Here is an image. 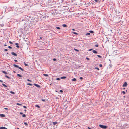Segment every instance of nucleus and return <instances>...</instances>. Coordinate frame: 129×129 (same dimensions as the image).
Segmentation results:
<instances>
[{"label":"nucleus","instance_id":"nucleus-44","mask_svg":"<svg viewBox=\"0 0 129 129\" xmlns=\"http://www.w3.org/2000/svg\"><path fill=\"white\" fill-rule=\"evenodd\" d=\"M60 92H63V91L62 90H60Z\"/></svg>","mask_w":129,"mask_h":129},{"label":"nucleus","instance_id":"nucleus-54","mask_svg":"<svg viewBox=\"0 0 129 129\" xmlns=\"http://www.w3.org/2000/svg\"><path fill=\"white\" fill-rule=\"evenodd\" d=\"M15 44H16V45H18V43H15Z\"/></svg>","mask_w":129,"mask_h":129},{"label":"nucleus","instance_id":"nucleus-50","mask_svg":"<svg viewBox=\"0 0 129 129\" xmlns=\"http://www.w3.org/2000/svg\"><path fill=\"white\" fill-rule=\"evenodd\" d=\"M14 61L16 62H17V60H14Z\"/></svg>","mask_w":129,"mask_h":129},{"label":"nucleus","instance_id":"nucleus-37","mask_svg":"<svg viewBox=\"0 0 129 129\" xmlns=\"http://www.w3.org/2000/svg\"><path fill=\"white\" fill-rule=\"evenodd\" d=\"M9 43H10V44H12V42H11V41H9Z\"/></svg>","mask_w":129,"mask_h":129},{"label":"nucleus","instance_id":"nucleus-46","mask_svg":"<svg viewBox=\"0 0 129 129\" xmlns=\"http://www.w3.org/2000/svg\"><path fill=\"white\" fill-rule=\"evenodd\" d=\"M102 66V65L101 64H100L99 65V66L100 67H101Z\"/></svg>","mask_w":129,"mask_h":129},{"label":"nucleus","instance_id":"nucleus-59","mask_svg":"<svg viewBox=\"0 0 129 129\" xmlns=\"http://www.w3.org/2000/svg\"><path fill=\"white\" fill-rule=\"evenodd\" d=\"M40 39H41L42 38V37H40Z\"/></svg>","mask_w":129,"mask_h":129},{"label":"nucleus","instance_id":"nucleus-49","mask_svg":"<svg viewBox=\"0 0 129 129\" xmlns=\"http://www.w3.org/2000/svg\"><path fill=\"white\" fill-rule=\"evenodd\" d=\"M20 114H23V113L22 112H20Z\"/></svg>","mask_w":129,"mask_h":129},{"label":"nucleus","instance_id":"nucleus-24","mask_svg":"<svg viewBox=\"0 0 129 129\" xmlns=\"http://www.w3.org/2000/svg\"><path fill=\"white\" fill-rule=\"evenodd\" d=\"M16 105H22V104L19 103H17Z\"/></svg>","mask_w":129,"mask_h":129},{"label":"nucleus","instance_id":"nucleus-52","mask_svg":"<svg viewBox=\"0 0 129 129\" xmlns=\"http://www.w3.org/2000/svg\"><path fill=\"white\" fill-rule=\"evenodd\" d=\"M24 65L25 66H28V65L27 64H26V63H25L24 64Z\"/></svg>","mask_w":129,"mask_h":129},{"label":"nucleus","instance_id":"nucleus-26","mask_svg":"<svg viewBox=\"0 0 129 129\" xmlns=\"http://www.w3.org/2000/svg\"><path fill=\"white\" fill-rule=\"evenodd\" d=\"M89 32L92 33H94V32L93 31L91 30Z\"/></svg>","mask_w":129,"mask_h":129},{"label":"nucleus","instance_id":"nucleus-56","mask_svg":"<svg viewBox=\"0 0 129 129\" xmlns=\"http://www.w3.org/2000/svg\"><path fill=\"white\" fill-rule=\"evenodd\" d=\"M72 30L73 31H75V29H72Z\"/></svg>","mask_w":129,"mask_h":129},{"label":"nucleus","instance_id":"nucleus-10","mask_svg":"<svg viewBox=\"0 0 129 129\" xmlns=\"http://www.w3.org/2000/svg\"><path fill=\"white\" fill-rule=\"evenodd\" d=\"M57 122H53V123L54 125H55L57 124Z\"/></svg>","mask_w":129,"mask_h":129},{"label":"nucleus","instance_id":"nucleus-23","mask_svg":"<svg viewBox=\"0 0 129 129\" xmlns=\"http://www.w3.org/2000/svg\"><path fill=\"white\" fill-rule=\"evenodd\" d=\"M5 77L8 79L10 78V77H8V76L7 75H5Z\"/></svg>","mask_w":129,"mask_h":129},{"label":"nucleus","instance_id":"nucleus-43","mask_svg":"<svg viewBox=\"0 0 129 129\" xmlns=\"http://www.w3.org/2000/svg\"><path fill=\"white\" fill-rule=\"evenodd\" d=\"M53 60L54 61H55L56 60V59L55 58H54L53 59Z\"/></svg>","mask_w":129,"mask_h":129},{"label":"nucleus","instance_id":"nucleus-39","mask_svg":"<svg viewBox=\"0 0 129 129\" xmlns=\"http://www.w3.org/2000/svg\"><path fill=\"white\" fill-rule=\"evenodd\" d=\"M79 79H81H81H83V77H80V78H79Z\"/></svg>","mask_w":129,"mask_h":129},{"label":"nucleus","instance_id":"nucleus-27","mask_svg":"<svg viewBox=\"0 0 129 129\" xmlns=\"http://www.w3.org/2000/svg\"><path fill=\"white\" fill-rule=\"evenodd\" d=\"M26 116L25 115V114H23L22 115V117H25Z\"/></svg>","mask_w":129,"mask_h":129},{"label":"nucleus","instance_id":"nucleus-13","mask_svg":"<svg viewBox=\"0 0 129 129\" xmlns=\"http://www.w3.org/2000/svg\"><path fill=\"white\" fill-rule=\"evenodd\" d=\"M72 81H76V78H74L72 79Z\"/></svg>","mask_w":129,"mask_h":129},{"label":"nucleus","instance_id":"nucleus-63","mask_svg":"<svg viewBox=\"0 0 129 129\" xmlns=\"http://www.w3.org/2000/svg\"><path fill=\"white\" fill-rule=\"evenodd\" d=\"M17 129H19V128H17Z\"/></svg>","mask_w":129,"mask_h":129},{"label":"nucleus","instance_id":"nucleus-41","mask_svg":"<svg viewBox=\"0 0 129 129\" xmlns=\"http://www.w3.org/2000/svg\"><path fill=\"white\" fill-rule=\"evenodd\" d=\"M42 101H45V99H42Z\"/></svg>","mask_w":129,"mask_h":129},{"label":"nucleus","instance_id":"nucleus-17","mask_svg":"<svg viewBox=\"0 0 129 129\" xmlns=\"http://www.w3.org/2000/svg\"><path fill=\"white\" fill-rule=\"evenodd\" d=\"M17 76H18V77H22V76L20 75V74H17Z\"/></svg>","mask_w":129,"mask_h":129},{"label":"nucleus","instance_id":"nucleus-30","mask_svg":"<svg viewBox=\"0 0 129 129\" xmlns=\"http://www.w3.org/2000/svg\"><path fill=\"white\" fill-rule=\"evenodd\" d=\"M60 79L58 78H56V80H60Z\"/></svg>","mask_w":129,"mask_h":129},{"label":"nucleus","instance_id":"nucleus-32","mask_svg":"<svg viewBox=\"0 0 129 129\" xmlns=\"http://www.w3.org/2000/svg\"><path fill=\"white\" fill-rule=\"evenodd\" d=\"M122 92L123 94H125V92L124 91H123Z\"/></svg>","mask_w":129,"mask_h":129},{"label":"nucleus","instance_id":"nucleus-51","mask_svg":"<svg viewBox=\"0 0 129 129\" xmlns=\"http://www.w3.org/2000/svg\"><path fill=\"white\" fill-rule=\"evenodd\" d=\"M92 50V49H90L89 50V51H90Z\"/></svg>","mask_w":129,"mask_h":129},{"label":"nucleus","instance_id":"nucleus-58","mask_svg":"<svg viewBox=\"0 0 129 129\" xmlns=\"http://www.w3.org/2000/svg\"><path fill=\"white\" fill-rule=\"evenodd\" d=\"M4 46H6L7 45H6V44H5V45H4Z\"/></svg>","mask_w":129,"mask_h":129},{"label":"nucleus","instance_id":"nucleus-47","mask_svg":"<svg viewBox=\"0 0 129 129\" xmlns=\"http://www.w3.org/2000/svg\"><path fill=\"white\" fill-rule=\"evenodd\" d=\"M86 59H87L88 60H89V58H88V57H86Z\"/></svg>","mask_w":129,"mask_h":129},{"label":"nucleus","instance_id":"nucleus-11","mask_svg":"<svg viewBox=\"0 0 129 129\" xmlns=\"http://www.w3.org/2000/svg\"><path fill=\"white\" fill-rule=\"evenodd\" d=\"M93 52L95 53L96 54L97 53V52L96 50H94L93 51Z\"/></svg>","mask_w":129,"mask_h":129},{"label":"nucleus","instance_id":"nucleus-31","mask_svg":"<svg viewBox=\"0 0 129 129\" xmlns=\"http://www.w3.org/2000/svg\"><path fill=\"white\" fill-rule=\"evenodd\" d=\"M73 33L74 34H77V33H76L75 32H73Z\"/></svg>","mask_w":129,"mask_h":129},{"label":"nucleus","instance_id":"nucleus-25","mask_svg":"<svg viewBox=\"0 0 129 129\" xmlns=\"http://www.w3.org/2000/svg\"><path fill=\"white\" fill-rule=\"evenodd\" d=\"M24 123L26 126H27L28 125V124L26 122H24Z\"/></svg>","mask_w":129,"mask_h":129},{"label":"nucleus","instance_id":"nucleus-33","mask_svg":"<svg viewBox=\"0 0 129 129\" xmlns=\"http://www.w3.org/2000/svg\"><path fill=\"white\" fill-rule=\"evenodd\" d=\"M97 56L99 58H100L101 57V56L99 55H97Z\"/></svg>","mask_w":129,"mask_h":129},{"label":"nucleus","instance_id":"nucleus-9","mask_svg":"<svg viewBox=\"0 0 129 129\" xmlns=\"http://www.w3.org/2000/svg\"><path fill=\"white\" fill-rule=\"evenodd\" d=\"M2 73H4L5 74H7V73L5 71H2Z\"/></svg>","mask_w":129,"mask_h":129},{"label":"nucleus","instance_id":"nucleus-21","mask_svg":"<svg viewBox=\"0 0 129 129\" xmlns=\"http://www.w3.org/2000/svg\"><path fill=\"white\" fill-rule=\"evenodd\" d=\"M62 26L64 27H66L67 26L66 24H63L62 25Z\"/></svg>","mask_w":129,"mask_h":129},{"label":"nucleus","instance_id":"nucleus-8","mask_svg":"<svg viewBox=\"0 0 129 129\" xmlns=\"http://www.w3.org/2000/svg\"><path fill=\"white\" fill-rule=\"evenodd\" d=\"M18 68L19 69L21 70L22 71H23L24 70L23 69L20 67L18 66Z\"/></svg>","mask_w":129,"mask_h":129},{"label":"nucleus","instance_id":"nucleus-16","mask_svg":"<svg viewBox=\"0 0 129 129\" xmlns=\"http://www.w3.org/2000/svg\"><path fill=\"white\" fill-rule=\"evenodd\" d=\"M35 107H38L39 108H40V107L38 105H35Z\"/></svg>","mask_w":129,"mask_h":129},{"label":"nucleus","instance_id":"nucleus-7","mask_svg":"<svg viewBox=\"0 0 129 129\" xmlns=\"http://www.w3.org/2000/svg\"><path fill=\"white\" fill-rule=\"evenodd\" d=\"M18 68L19 69L21 70L22 71H23L24 70L23 69L20 67L18 66Z\"/></svg>","mask_w":129,"mask_h":129},{"label":"nucleus","instance_id":"nucleus-45","mask_svg":"<svg viewBox=\"0 0 129 129\" xmlns=\"http://www.w3.org/2000/svg\"><path fill=\"white\" fill-rule=\"evenodd\" d=\"M95 46L96 47H98V45H95Z\"/></svg>","mask_w":129,"mask_h":129},{"label":"nucleus","instance_id":"nucleus-20","mask_svg":"<svg viewBox=\"0 0 129 129\" xmlns=\"http://www.w3.org/2000/svg\"><path fill=\"white\" fill-rule=\"evenodd\" d=\"M43 75L44 76H48V74H43Z\"/></svg>","mask_w":129,"mask_h":129},{"label":"nucleus","instance_id":"nucleus-3","mask_svg":"<svg viewBox=\"0 0 129 129\" xmlns=\"http://www.w3.org/2000/svg\"><path fill=\"white\" fill-rule=\"evenodd\" d=\"M11 54L15 56H17V54L14 52H12L11 53Z\"/></svg>","mask_w":129,"mask_h":129},{"label":"nucleus","instance_id":"nucleus-36","mask_svg":"<svg viewBox=\"0 0 129 129\" xmlns=\"http://www.w3.org/2000/svg\"><path fill=\"white\" fill-rule=\"evenodd\" d=\"M27 80L28 81H30V82H32V81H31V80H29V79H28Z\"/></svg>","mask_w":129,"mask_h":129},{"label":"nucleus","instance_id":"nucleus-12","mask_svg":"<svg viewBox=\"0 0 129 129\" xmlns=\"http://www.w3.org/2000/svg\"><path fill=\"white\" fill-rule=\"evenodd\" d=\"M2 85L5 87H7V86L4 83L2 84Z\"/></svg>","mask_w":129,"mask_h":129},{"label":"nucleus","instance_id":"nucleus-34","mask_svg":"<svg viewBox=\"0 0 129 129\" xmlns=\"http://www.w3.org/2000/svg\"><path fill=\"white\" fill-rule=\"evenodd\" d=\"M95 69L98 70H99V68H97V67H95Z\"/></svg>","mask_w":129,"mask_h":129},{"label":"nucleus","instance_id":"nucleus-14","mask_svg":"<svg viewBox=\"0 0 129 129\" xmlns=\"http://www.w3.org/2000/svg\"><path fill=\"white\" fill-rule=\"evenodd\" d=\"M13 66L14 67H15L17 68H18V67L19 66L18 65L16 64H14Z\"/></svg>","mask_w":129,"mask_h":129},{"label":"nucleus","instance_id":"nucleus-62","mask_svg":"<svg viewBox=\"0 0 129 129\" xmlns=\"http://www.w3.org/2000/svg\"><path fill=\"white\" fill-rule=\"evenodd\" d=\"M14 73H15V71H14Z\"/></svg>","mask_w":129,"mask_h":129},{"label":"nucleus","instance_id":"nucleus-40","mask_svg":"<svg viewBox=\"0 0 129 129\" xmlns=\"http://www.w3.org/2000/svg\"><path fill=\"white\" fill-rule=\"evenodd\" d=\"M16 47H17V48H19V46L18 45H17L16 46Z\"/></svg>","mask_w":129,"mask_h":129},{"label":"nucleus","instance_id":"nucleus-60","mask_svg":"<svg viewBox=\"0 0 129 129\" xmlns=\"http://www.w3.org/2000/svg\"><path fill=\"white\" fill-rule=\"evenodd\" d=\"M26 111V110H24V111Z\"/></svg>","mask_w":129,"mask_h":129},{"label":"nucleus","instance_id":"nucleus-55","mask_svg":"<svg viewBox=\"0 0 129 129\" xmlns=\"http://www.w3.org/2000/svg\"><path fill=\"white\" fill-rule=\"evenodd\" d=\"M88 129H91L89 127H88Z\"/></svg>","mask_w":129,"mask_h":129},{"label":"nucleus","instance_id":"nucleus-28","mask_svg":"<svg viewBox=\"0 0 129 129\" xmlns=\"http://www.w3.org/2000/svg\"><path fill=\"white\" fill-rule=\"evenodd\" d=\"M90 33H87L86 34V35H90Z\"/></svg>","mask_w":129,"mask_h":129},{"label":"nucleus","instance_id":"nucleus-18","mask_svg":"<svg viewBox=\"0 0 129 129\" xmlns=\"http://www.w3.org/2000/svg\"><path fill=\"white\" fill-rule=\"evenodd\" d=\"M66 77L64 76L62 77H61V79H64L66 78Z\"/></svg>","mask_w":129,"mask_h":129},{"label":"nucleus","instance_id":"nucleus-22","mask_svg":"<svg viewBox=\"0 0 129 129\" xmlns=\"http://www.w3.org/2000/svg\"><path fill=\"white\" fill-rule=\"evenodd\" d=\"M74 50H75V51H77V52H78V51H79V50H78L77 49H75V48H74Z\"/></svg>","mask_w":129,"mask_h":129},{"label":"nucleus","instance_id":"nucleus-57","mask_svg":"<svg viewBox=\"0 0 129 129\" xmlns=\"http://www.w3.org/2000/svg\"><path fill=\"white\" fill-rule=\"evenodd\" d=\"M0 82H2L3 81H2V80H0Z\"/></svg>","mask_w":129,"mask_h":129},{"label":"nucleus","instance_id":"nucleus-53","mask_svg":"<svg viewBox=\"0 0 129 129\" xmlns=\"http://www.w3.org/2000/svg\"><path fill=\"white\" fill-rule=\"evenodd\" d=\"M94 1H96V2H98V1L99 0H94Z\"/></svg>","mask_w":129,"mask_h":129},{"label":"nucleus","instance_id":"nucleus-6","mask_svg":"<svg viewBox=\"0 0 129 129\" xmlns=\"http://www.w3.org/2000/svg\"><path fill=\"white\" fill-rule=\"evenodd\" d=\"M0 129H7V128L3 127H0Z\"/></svg>","mask_w":129,"mask_h":129},{"label":"nucleus","instance_id":"nucleus-42","mask_svg":"<svg viewBox=\"0 0 129 129\" xmlns=\"http://www.w3.org/2000/svg\"><path fill=\"white\" fill-rule=\"evenodd\" d=\"M23 107L25 108H27V107L25 106H23Z\"/></svg>","mask_w":129,"mask_h":129},{"label":"nucleus","instance_id":"nucleus-35","mask_svg":"<svg viewBox=\"0 0 129 129\" xmlns=\"http://www.w3.org/2000/svg\"><path fill=\"white\" fill-rule=\"evenodd\" d=\"M8 48H10V49H12V48L11 47V46H8Z\"/></svg>","mask_w":129,"mask_h":129},{"label":"nucleus","instance_id":"nucleus-1","mask_svg":"<svg viewBox=\"0 0 129 129\" xmlns=\"http://www.w3.org/2000/svg\"><path fill=\"white\" fill-rule=\"evenodd\" d=\"M99 126L101 128H103L105 129L107 128V126H106L103 125H102L100 124L99 125Z\"/></svg>","mask_w":129,"mask_h":129},{"label":"nucleus","instance_id":"nucleus-19","mask_svg":"<svg viewBox=\"0 0 129 129\" xmlns=\"http://www.w3.org/2000/svg\"><path fill=\"white\" fill-rule=\"evenodd\" d=\"M27 85H28L30 86H32V84L29 83H27Z\"/></svg>","mask_w":129,"mask_h":129},{"label":"nucleus","instance_id":"nucleus-2","mask_svg":"<svg viewBox=\"0 0 129 129\" xmlns=\"http://www.w3.org/2000/svg\"><path fill=\"white\" fill-rule=\"evenodd\" d=\"M127 83L125 82L124 83L123 85V87H126L127 86Z\"/></svg>","mask_w":129,"mask_h":129},{"label":"nucleus","instance_id":"nucleus-61","mask_svg":"<svg viewBox=\"0 0 129 129\" xmlns=\"http://www.w3.org/2000/svg\"><path fill=\"white\" fill-rule=\"evenodd\" d=\"M7 54H8V53H7Z\"/></svg>","mask_w":129,"mask_h":129},{"label":"nucleus","instance_id":"nucleus-5","mask_svg":"<svg viewBox=\"0 0 129 129\" xmlns=\"http://www.w3.org/2000/svg\"><path fill=\"white\" fill-rule=\"evenodd\" d=\"M0 116L3 117H5V115H4L3 114H0Z\"/></svg>","mask_w":129,"mask_h":129},{"label":"nucleus","instance_id":"nucleus-38","mask_svg":"<svg viewBox=\"0 0 129 129\" xmlns=\"http://www.w3.org/2000/svg\"><path fill=\"white\" fill-rule=\"evenodd\" d=\"M4 51H7L8 50H7V49H4Z\"/></svg>","mask_w":129,"mask_h":129},{"label":"nucleus","instance_id":"nucleus-4","mask_svg":"<svg viewBox=\"0 0 129 129\" xmlns=\"http://www.w3.org/2000/svg\"><path fill=\"white\" fill-rule=\"evenodd\" d=\"M33 84L35 86L38 87L40 88V86L37 84Z\"/></svg>","mask_w":129,"mask_h":129},{"label":"nucleus","instance_id":"nucleus-48","mask_svg":"<svg viewBox=\"0 0 129 129\" xmlns=\"http://www.w3.org/2000/svg\"><path fill=\"white\" fill-rule=\"evenodd\" d=\"M4 109H6V110H8V108H4Z\"/></svg>","mask_w":129,"mask_h":129},{"label":"nucleus","instance_id":"nucleus-15","mask_svg":"<svg viewBox=\"0 0 129 129\" xmlns=\"http://www.w3.org/2000/svg\"><path fill=\"white\" fill-rule=\"evenodd\" d=\"M10 92L11 93L13 94H15V93L14 92L12 91H10Z\"/></svg>","mask_w":129,"mask_h":129},{"label":"nucleus","instance_id":"nucleus-29","mask_svg":"<svg viewBox=\"0 0 129 129\" xmlns=\"http://www.w3.org/2000/svg\"><path fill=\"white\" fill-rule=\"evenodd\" d=\"M56 28L58 29H60V28L59 27H56Z\"/></svg>","mask_w":129,"mask_h":129}]
</instances>
